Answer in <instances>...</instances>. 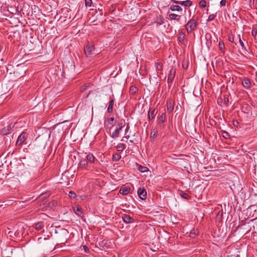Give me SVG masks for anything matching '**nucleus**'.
<instances>
[{
  "label": "nucleus",
  "mask_w": 257,
  "mask_h": 257,
  "mask_svg": "<svg viewBox=\"0 0 257 257\" xmlns=\"http://www.w3.org/2000/svg\"><path fill=\"white\" fill-rule=\"evenodd\" d=\"M170 9L172 11H182V8L178 6V5H172L171 6L170 8Z\"/></svg>",
  "instance_id": "aec40b11"
},
{
  "label": "nucleus",
  "mask_w": 257,
  "mask_h": 257,
  "mask_svg": "<svg viewBox=\"0 0 257 257\" xmlns=\"http://www.w3.org/2000/svg\"><path fill=\"white\" fill-rule=\"evenodd\" d=\"M167 110L169 112H172L173 109H174V106L172 104L171 102H167Z\"/></svg>",
  "instance_id": "cd10ccee"
},
{
  "label": "nucleus",
  "mask_w": 257,
  "mask_h": 257,
  "mask_svg": "<svg viewBox=\"0 0 257 257\" xmlns=\"http://www.w3.org/2000/svg\"><path fill=\"white\" fill-rule=\"evenodd\" d=\"M257 34V31L256 30H252V35L253 36V37H255L256 36Z\"/></svg>",
  "instance_id": "de8ad7c7"
},
{
  "label": "nucleus",
  "mask_w": 257,
  "mask_h": 257,
  "mask_svg": "<svg viewBox=\"0 0 257 257\" xmlns=\"http://www.w3.org/2000/svg\"><path fill=\"white\" fill-rule=\"evenodd\" d=\"M182 67H183V68H184L185 69H187V67H188V65H185V64H184L183 63V64H182Z\"/></svg>",
  "instance_id": "3c124183"
},
{
  "label": "nucleus",
  "mask_w": 257,
  "mask_h": 257,
  "mask_svg": "<svg viewBox=\"0 0 257 257\" xmlns=\"http://www.w3.org/2000/svg\"><path fill=\"white\" fill-rule=\"evenodd\" d=\"M217 102L220 105L224 104L226 106H227L229 103V99L228 97H226L225 96H223V97H220L218 98Z\"/></svg>",
  "instance_id": "9b49d317"
},
{
  "label": "nucleus",
  "mask_w": 257,
  "mask_h": 257,
  "mask_svg": "<svg viewBox=\"0 0 257 257\" xmlns=\"http://www.w3.org/2000/svg\"><path fill=\"white\" fill-rule=\"evenodd\" d=\"M130 188L124 187L120 188L119 192L122 195H126L130 193Z\"/></svg>",
  "instance_id": "6ab92c4d"
},
{
  "label": "nucleus",
  "mask_w": 257,
  "mask_h": 257,
  "mask_svg": "<svg viewBox=\"0 0 257 257\" xmlns=\"http://www.w3.org/2000/svg\"><path fill=\"white\" fill-rule=\"evenodd\" d=\"M155 109H151L150 108V110L148 113V117L149 120H152L155 117Z\"/></svg>",
  "instance_id": "a211bd4d"
},
{
  "label": "nucleus",
  "mask_w": 257,
  "mask_h": 257,
  "mask_svg": "<svg viewBox=\"0 0 257 257\" xmlns=\"http://www.w3.org/2000/svg\"><path fill=\"white\" fill-rule=\"evenodd\" d=\"M155 67L157 71L158 74L159 71H161L163 69V65L160 63H156L155 64Z\"/></svg>",
  "instance_id": "7c9ffc66"
},
{
  "label": "nucleus",
  "mask_w": 257,
  "mask_h": 257,
  "mask_svg": "<svg viewBox=\"0 0 257 257\" xmlns=\"http://www.w3.org/2000/svg\"><path fill=\"white\" fill-rule=\"evenodd\" d=\"M242 84L244 87L249 88L251 85V82L248 78H245L242 81Z\"/></svg>",
  "instance_id": "f3484780"
},
{
  "label": "nucleus",
  "mask_w": 257,
  "mask_h": 257,
  "mask_svg": "<svg viewBox=\"0 0 257 257\" xmlns=\"http://www.w3.org/2000/svg\"><path fill=\"white\" fill-rule=\"evenodd\" d=\"M14 127V124L11 123L7 127L0 130V135H7L11 133L12 128Z\"/></svg>",
  "instance_id": "423d86ee"
},
{
  "label": "nucleus",
  "mask_w": 257,
  "mask_h": 257,
  "mask_svg": "<svg viewBox=\"0 0 257 257\" xmlns=\"http://www.w3.org/2000/svg\"><path fill=\"white\" fill-rule=\"evenodd\" d=\"M185 38V34L182 31H179L178 34V41L181 44H184V40Z\"/></svg>",
  "instance_id": "2eb2a0df"
},
{
  "label": "nucleus",
  "mask_w": 257,
  "mask_h": 257,
  "mask_svg": "<svg viewBox=\"0 0 257 257\" xmlns=\"http://www.w3.org/2000/svg\"><path fill=\"white\" fill-rule=\"evenodd\" d=\"M249 5L251 7V4H253L254 3V0H249Z\"/></svg>",
  "instance_id": "603ef678"
},
{
  "label": "nucleus",
  "mask_w": 257,
  "mask_h": 257,
  "mask_svg": "<svg viewBox=\"0 0 257 257\" xmlns=\"http://www.w3.org/2000/svg\"><path fill=\"white\" fill-rule=\"evenodd\" d=\"M85 159L88 164H95L96 163H99L98 161L95 158L93 154L90 153L86 156Z\"/></svg>",
  "instance_id": "6e6552de"
},
{
  "label": "nucleus",
  "mask_w": 257,
  "mask_h": 257,
  "mask_svg": "<svg viewBox=\"0 0 257 257\" xmlns=\"http://www.w3.org/2000/svg\"><path fill=\"white\" fill-rule=\"evenodd\" d=\"M26 71V68L24 66L18 65L13 73L16 78H20L24 76Z\"/></svg>",
  "instance_id": "f03ea898"
},
{
  "label": "nucleus",
  "mask_w": 257,
  "mask_h": 257,
  "mask_svg": "<svg viewBox=\"0 0 257 257\" xmlns=\"http://www.w3.org/2000/svg\"><path fill=\"white\" fill-rule=\"evenodd\" d=\"M235 124H236V123H233V125H235Z\"/></svg>",
  "instance_id": "6e6d98bb"
},
{
  "label": "nucleus",
  "mask_w": 257,
  "mask_h": 257,
  "mask_svg": "<svg viewBox=\"0 0 257 257\" xmlns=\"http://www.w3.org/2000/svg\"><path fill=\"white\" fill-rule=\"evenodd\" d=\"M219 48L220 50L223 51L225 49L224 43L223 41H220L219 42Z\"/></svg>",
  "instance_id": "473e14b6"
},
{
  "label": "nucleus",
  "mask_w": 257,
  "mask_h": 257,
  "mask_svg": "<svg viewBox=\"0 0 257 257\" xmlns=\"http://www.w3.org/2000/svg\"><path fill=\"white\" fill-rule=\"evenodd\" d=\"M130 91L132 94H135L137 91V88L135 86H132L130 87Z\"/></svg>",
  "instance_id": "c9c22d12"
},
{
  "label": "nucleus",
  "mask_w": 257,
  "mask_h": 257,
  "mask_svg": "<svg viewBox=\"0 0 257 257\" xmlns=\"http://www.w3.org/2000/svg\"><path fill=\"white\" fill-rule=\"evenodd\" d=\"M238 38H239V43L241 47V48L244 50V54L245 55H247L250 54L249 51L247 50L246 48L245 47L244 44L242 41L241 40L240 35H238Z\"/></svg>",
  "instance_id": "dca6fc26"
},
{
  "label": "nucleus",
  "mask_w": 257,
  "mask_h": 257,
  "mask_svg": "<svg viewBox=\"0 0 257 257\" xmlns=\"http://www.w3.org/2000/svg\"><path fill=\"white\" fill-rule=\"evenodd\" d=\"M28 134L25 132H22L21 135L19 136L17 142H16V145L17 146H21L22 145L24 142L26 141V140L28 138Z\"/></svg>",
  "instance_id": "20e7f679"
},
{
  "label": "nucleus",
  "mask_w": 257,
  "mask_h": 257,
  "mask_svg": "<svg viewBox=\"0 0 257 257\" xmlns=\"http://www.w3.org/2000/svg\"><path fill=\"white\" fill-rule=\"evenodd\" d=\"M158 133V131L156 129H154L152 131L151 133V137L153 138L154 139L157 137Z\"/></svg>",
  "instance_id": "72a5a7b5"
},
{
  "label": "nucleus",
  "mask_w": 257,
  "mask_h": 257,
  "mask_svg": "<svg viewBox=\"0 0 257 257\" xmlns=\"http://www.w3.org/2000/svg\"><path fill=\"white\" fill-rule=\"evenodd\" d=\"M176 73V70L172 68L168 74L167 82L168 83V86L169 88L171 87V85L173 81Z\"/></svg>",
  "instance_id": "39448f33"
},
{
  "label": "nucleus",
  "mask_w": 257,
  "mask_h": 257,
  "mask_svg": "<svg viewBox=\"0 0 257 257\" xmlns=\"http://www.w3.org/2000/svg\"><path fill=\"white\" fill-rule=\"evenodd\" d=\"M121 158V156L118 154H114L112 156V161L116 162L119 161Z\"/></svg>",
  "instance_id": "c756f323"
},
{
  "label": "nucleus",
  "mask_w": 257,
  "mask_h": 257,
  "mask_svg": "<svg viewBox=\"0 0 257 257\" xmlns=\"http://www.w3.org/2000/svg\"><path fill=\"white\" fill-rule=\"evenodd\" d=\"M235 124H236V123H233V125H235Z\"/></svg>",
  "instance_id": "5fc2aeb1"
},
{
  "label": "nucleus",
  "mask_w": 257,
  "mask_h": 257,
  "mask_svg": "<svg viewBox=\"0 0 257 257\" xmlns=\"http://www.w3.org/2000/svg\"><path fill=\"white\" fill-rule=\"evenodd\" d=\"M137 165L138 166V169L140 172L142 173H145L148 171V169L147 167L141 165Z\"/></svg>",
  "instance_id": "c85d7f7f"
},
{
  "label": "nucleus",
  "mask_w": 257,
  "mask_h": 257,
  "mask_svg": "<svg viewBox=\"0 0 257 257\" xmlns=\"http://www.w3.org/2000/svg\"><path fill=\"white\" fill-rule=\"evenodd\" d=\"M216 17V14H211V15H210L209 16H208V18L207 19V21H212L214 18L215 17Z\"/></svg>",
  "instance_id": "58836bf2"
},
{
  "label": "nucleus",
  "mask_w": 257,
  "mask_h": 257,
  "mask_svg": "<svg viewBox=\"0 0 257 257\" xmlns=\"http://www.w3.org/2000/svg\"><path fill=\"white\" fill-rule=\"evenodd\" d=\"M220 4L221 6H225L226 4V0H221Z\"/></svg>",
  "instance_id": "49530a36"
},
{
  "label": "nucleus",
  "mask_w": 257,
  "mask_h": 257,
  "mask_svg": "<svg viewBox=\"0 0 257 257\" xmlns=\"http://www.w3.org/2000/svg\"><path fill=\"white\" fill-rule=\"evenodd\" d=\"M130 136H125V137H123L122 139L121 140V141H124V138H126V140H128V138H129Z\"/></svg>",
  "instance_id": "09e8293b"
},
{
  "label": "nucleus",
  "mask_w": 257,
  "mask_h": 257,
  "mask_svg": "<svg viewBox=\"0 0 257 257\" xmlns=\"http://www.w3.org/2000/svg\"><path fill=\"white\" fill-rule=\"evenodd\" d=\"M109 98L110 100L107 109V111L108 113H111L113 111V106L114 104V95L112 94L111 96H110Z\"/></svg>",
  "instance_id": "f8f14e48"
},
{
  "label": "nucleus",
  "mask_w": 257,
  "mask_h": 257,
  "mask_svg": "<svg viewBox=\"0 0 257 257\" xmlns=\"http://www.w3.org/2000/svg\"><path fill=\"white\" fill-rule=\"evenodd\" d=\"M196 235V233L195 232V231L194 230H191V232H190V236L193 238Z\"/></svg>",
  "instance_id": "c03bdc74"
},
{
  "label": "nucleus",
  "mask_w": 257,
  "mask_h": 257,
  "mask_svg": "<svg viewBox=\"0 0 257 257\" xmlns=\"http://www.w3.org/2000/svg\"><path fill=\"white\" fill-rule=\"evenodd\" d=\"M180 195L181 197L186 199L188 200L191 198L190 196L188 193H185L182 191L180 193Z\"/></svg>",
  "instance_id": "393cba45"
},
{
  "label": "nucleus",
  "mask_w": 257,
  "mask_h": 257,
  "mask_svg": "<svg viewBox=\"0 0 257 257\" xmlns=\"http://www.w3.org/2000/svg\"><path fill=\"white\" fill-rule=\"evenodd\" d=\"M199 7L200 8H205L206 7V2L205 0H201L200 2H199Z\"/></svg>",
  "instance_id": "f704fd0d"
},
{
  "label": "nucleus",
  "mask_w": 257,
  "mask_h": 257,
  "mask_svg": "<svg viewBox=\"0 0 257 257\" xmlns=\"http://www.w3.org/2000/svg\"><path fill=\"white\" fill-rule=\"evenodd\" d=\"M125 147L124 144L119 143L116 146V148L117 151H122L125 149Z\"/></svg>",
  "instance_id": "a878e982"
},
{
  "label": "nucleus",
  "mask_w": 257,
  "mask_h": 257,
  "mask_svg": "<svg viewBox=\"0 0 257 257\" xmlns=\"http://www.w3.org/2000/svg\"><path fill=\"white\" fill-rule=\"evenodd\" d=\"M197 22L195 19L190 20L187 24L185 25V28L188 33H191L192 31H194L197 27Z\"/></svg>",
  "instance_id": "f257e3e1"
},
{
  "label": "nucleus",
  "mask_w": 257,
  "mask_h": 257,
  "mask_svg": "<svg viewBox=\"0 0 257 257\" xmlns=\"http://www.w3.org/2000/svg\"><path fill=\"white\" fill-rule=\"evenodd\" d=\"M172 2L176 4L181 5L188 7H190L192 4V2L190 0H186L184 1L172 0Z\"/></svg>",
  "instance_id": "1a4fd4ad"
},
{
  "label": "nucleus",
  "mask_w": 257,
  "mask_h": 257,
  "mask_svg": "<svg viewBox=\"0 0 257 257\" xmlns=\"http://www.w3.org/2000/svg\"><path fill=\"white\" fill-rule=\"evenodd\" d=\"M228 40L230 42H234V37L232 35H229L228 37Z\"/></svg>",
  "instance_id": "37998d69"
},
{
  "label": "nucleus",
  "mask_w": 257,
  "mask_h": 257,
  "mask_svg": "<svg viewBox=\"0 0 257 257\" xmlns=\"http://www.w3.org/2000/svg\"><path fill=\"white\" fill-rule=\"evenodd\" d=\"M223 135V137L226 139V138H228L229 137V133H227V132L226 131H223V133H222Z\"/></svg>",
  "instance_id": "79ce46f5"
},
{
  "label": "nucleus",
  "mask_w": 257,
  "mask_h": 257,
  "mask_svg": "<svg viewBox=\"0 0 257 257\" xmlns=\"http://www.w3.org/2000/svg\"><path fill=\"white\" fill-rule=\"evenodd\" d=\"M114 121V118L113 117H109L107 119V122L108 124L111 125V126H113V122Z\"/></svg>",
  "instance_id": "4c0bfd02"
},
{
  "label": "nucleus",
  "mask_w": 257,
  "mask_h": 257,
  "mask_svg": "<svg viewBox=\"0 0 257 257\" xmlns=\"http://www.w3.org/2000/svg\"><path fill=\"white\" fill-rule=\"evenodd\" d=\"M129 128H130V126H129L128 124H127V126H126V127L125 128V135H126V132L128 131Z\"/></svg>",
  "instance_id": "8fccbe9b"
},
{
  "label": "nucleus",
  "mask_w": 257,
  "mask_h": 257,
  "mask_svg": "<svg viewBox=\"0 0 257 257\" xmlns=\"http://www.w3.org/2000/svg\"><path fill=\"white\" fill-rule=\"evenodd\" d=\"M155 22L160 25H162L164 23L163 17L161 16H160L159 17H157Z\"/></svg>",
  "instance_id": "bb28decb"
},
{
  "label": "nucleus",
  "mask_w": 257,
  "mask_h": 257,
  "mask_svg": "<svg viewBox=\"0 0 257 257\" xmlns=\"http://www.w3.org/2000/svg\"><path fill=\"white\" fill-rule=\"evenodd\" d=\"M121 218L123 221L126 223H131L134 222V219L126 214H122Z\"/></svg>",
  "instance_id": "9d476101"
},
{
  "label": "nucleus",
  "mask_w": 257,
  "mask_h": 257,
  "mask_svg": "<svg viewBox=\"0 0 257 257\" xmlns=\"http://www.w3.org/2000/svg\"><path fill=\"white\" fill-rule=\"evenodd\" d=\"M69 196L71 199H75L77 197V195L75 192L73 191H70L69 192Z\"/></svg>",
  "instance_id": "2f4dec72"
},
{
  "label": "nucleus",
  "mask_w": 257,
  "mask_h": 257,
  "mask_svg": "<svg viewBox=\"0 0 257 257\" xmlns=\"http://www.w3.org/2000/svg\"><path fill=\"white\" fill-rule=\"evenodd\" d=\"M123 126V124L122 120L118 122L117 123L116 128L115 131L112 133V134L110 135V137L113 139H115L118 137L119 135V132L121 130Z\"/></svg>",
  "instance_id": "7ed1b4c3"
},
{
  "label": "nucleus",
  "mask_w": 257,
  "mask_h": 257,
  "mask_svg": "<svg viewBox=\"0 0 257 257\" xmlns=\"http://www.w3.org/2000/svg\"><path fill=\"white\" fill-rule=\"evenodd\" d=\"M83 248L85 252H88L89 251V249L87 246H86L85 245H83Z\"/></svg>",
  "instance_id": "a18cd8bd"
},
{
  "label": "nucleus",
  "mask_w": 257,
  "mask_h": 257,
  "mask_svg": "<svg viewBox=\"0 0 257 257\" xmlns=\"http://www.w3.org/2000/svg\"><path fill=\"white\" fill-rule=\"evenodd\" d=\"M95 48L93 45L88 44L84 47V51L87 57H90L93 54V51H94Z\"/></svg>",
  "instance_id": "0eeeda50"
},
{
  "label": "nucleus",
  "mask_w": 257,
  "mask_h": 257,
  "mask_svg": "<svg viewBox=\"0 0 257 257\" xmlns=\"http://www.w3.org/2000/svg\"><path fill=\"white\" fill-rule=\"evenodd\" d=\"M222 215H223V211L221 210V211H220L218 212V213L217 215V217L218 218V219H221L222 218Z\"/></svg>",
  "instance_id": "a19ab883"
},
{
  "label": "nucleus",
  "mask_w": 257,
  "mask_h": 257,
  "mask_svg": "<svg viewBox=\"0 0 257 257\" xmlns=\"http://www.w3.org/2000/svg\"><path fill=\"white\" fill-rule=\"evenodd\" d=\"M91 84L90 83H87L85 84L84 86H82V88L81 89V91H83L85 90H86L88 87H90Z\"/></svg>",
  "instance_id": "e433bc0d"
},
{
  "label": "nucleus",
  "mask_w": 257,
  "mask_h": 257,
  "mask_svg": "<svg viewBox=\"0 0 257 257\" xmlns=\"http://www.w3.org/2000/svg\"><path fill=\"white\" fill-rule=\"evenodd\" d=\"M74 211L76 215L79 216L82 214V209L80 206H77L76 209L74 208Z\"/></svg>",
  "instance_id": "5701e85b"
},
{
  "label": "nucleus",
  "mask_w": 257,
  "mask_h": 257,
  "mask_svg": "<svg viewBox=\"0 0 257 257\" xmlns=\"http://www.w3.org/2000/svg\"><path fill=\"white\" fill-rule=\"evenodd\" d=\"M86 7H90L92 4V0H85Z\"/></svg>",
  "instance_id": "ea45409f"
},
{
  "label": "nucleus",
  "mask_w": 257,
  "mask_h": 257,
  "mask_svg": "<svg viewBox=\"0 0 257 257\" xmlns=\"http://www.w3.org/2000/svg\"><path fill=\"white\" fill-rule=\"evenodd\" d=\"M138 196L142 200H144L147 198V192L144 188L139 189L138 191Z\"/></svg>",
  "instance_id": "ddd939ff"
},
{
  "label": "nucleus",
  "mask_w": 257,
  "mask_h": 257,
  "mask_svg": "<svg viewBox=\"0 0 257 257\" xmlns=\"http://www.w3.org/2000/svg\"><path fill=\"white\" fill-rule=\"evenodd\" d=\"M88 165V162L85 158H82L78 164V168L80 169H83L85 168Z\"/></svg>",
  "instance_id": "4468645a"
},
{
  "label": "nucleus",
  "mask_w": 257,
  "mask_h": 257,
  "mask_svg": "<svg viewBox=\"0 0 257 257\" xmlns=\"http://www.w3.org/2000/svg\"><path fill=\"white\" fill-rule=\"evenodd\" d=\"M166 120V114L165 113H163L159 117V121L158 123L161 125V123H164Z\"/></svg>",
  "instance_id": "412c9836"
},
{
  "label": "nucleus",
  "mask_w": 257,
  "mask_h": 257,
  "mask_svg": "<svg viewBox=\"0 0 257 257\" xmlns=\"http://www.w3.org/2000/svg\"><path fill=\"white\" fill-rule=\"evenodd\" d=\"M44 227V222H39L35 224V228L38 230H40Z\"/></svg>",
  "instance_id": "b1692460"
},
{
  "label": "nucleus",
  "mask_w": 257,
  "mask_h": 257,
  "mask_svg": "<svg viewBox=\"0 0 257 257\" xmlns=\"http://www.w3.org/2000/svg\"><path fill=\"white\" fill-rule=\"evenodd\" d=\"M130 142L131 143H134L133 140H130Z\"/></svg>",
  "instance_id": "864d4df0"
},
{
  "label": "nucleus",
  "mask_w": 257,
  "mask_h": 257,
  "mask_svg": "<svg viewBox=\"0 0 257 257\" xmlns=\"http://www.w3.org/2000/svg\"><path fill=\"white\" fill-rule=\"evenodd\" d=\"M169 17L170 19L175 20L177 21H179L181 18V16L180 15H178L175 14H170Z\"/></svg>",
  "instance_id": "4be33fe9"
}]
</instances>
